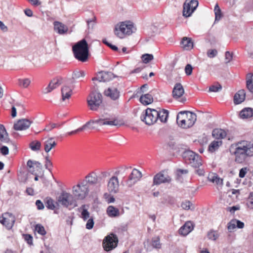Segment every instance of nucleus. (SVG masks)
Returning <instances> with one entry per match:
<instances>
[{
  "instance_id": "obj_28",
  "label": "nucleus",
  "mask_w": 253,
  "mask_h": 253,
  "mask_svg": "<svg viewBox=\"0 0 253 253\" xmlns=\"http://www.w3.org/2000/svg\"><path fill=\"white\" fill-rule=\"evenodd\" d=\"M98 181V178L95 172H91L85 176V181L90 184H95Z\"/></svg>"
},
{
  "instance_id": "obj_30",
  "label": "nucleus",
  "mask_w": 253,
  "mask_h": 253,
  "mask_svg": "<svg viewBox=\"0 0 253 253\" xmlns=\"http://www.w3.org/2000/svg\"><path fill=\"white\" fill-rule=\"evenodd\" d=\"M181 43L185 50H190L193 47V42L191 38L187 37L183 38Z\"/></svg>"
},
{
  "instance_id": "obj_41",
  "label": "nucleus",
  "mask_w": 253,
  "mask_h": 253,
  "mask_svg": "<svg viewBox=\"0 0 253 253\" xmlns=\"http://www.w3.org/2000/svg\"><path fill=\"white\" fill-rule=\"evenodd\" d=\"M81 209H82V211L81 212V217L84 221H85L89 217V213L85 209V205H83L81 207Z\"/></svg>"
},
{
  "instance_id": "obj_9",
  "label": "nucleus",
  "mask_w": 253,
  "mask_h": 253,
  "mask_svg": "<svg viewBox=\"0 0 253 253\" xmlns=\"http://www.w3.org/2000/svg\"><path fill=\"white\" fill-rule=\"evenodd\" d=\"M90 123V128L91 129H95L97 128L96 125L101 126L103 125H108L110 126H117L119 125L118 121L117 119L110 120L107 118L99 119L96 120H90L88 121Z\"/></svg>"
},
{
  "instance_id": "obj_7",
  "label": "nucleus",
  "mask_w": 253,
  "mask_h": 253,
  "mask_svg": "<svg viewBox=\"0 0 253 253\" xmlns=\"http://www.w3.org/2000/svg\"><path fill=\"white\" fill-rule=\"evenodd\" d=\"M88 186L84 182L73 187V194L78 200H83L88 193Z\"/></svg>"
},
{
  "instance_id": "obj_50",
  "label": "nucleus",
  "mask_w": 253,
  "mask_h": 253,
  "mask_svg": "<svg viewBox=\"0 0 253 253\" xmlns=\"http://www.w3.org/2000/svg\"><path fill=\"white\" fill-rule=\"evenodd\" d=\"M94 224V220L92 217H91L87 220L86 224L85 225V227L87 229H91L93 228Z\"/></svg>"
},
{
  "instance_id": "obj_57",
  "label": "nucleus",
  "mask_w": 253,
  "mask_h": 253,
  "mask_svg": "<svg viewBox=\"0 0 253 253\" xmlns=\"http://www.w3.org/2000/svg\"><path fill=\"white\" fill-rule=\"evenodd\" d=\"M236 224L235 219L232 220L228 224V229L230 232L236 228Z\"/></svg>"
},
{
  "instance_id": "obj_38",
  "label": "nucleus",
  "mask_w": 253,
  "mask_h": 253,
  "mask_svg": "<svg viewBox=\"0 0 253 253\" xmlns=\"http://www.w3.org/2000/svg\"><path fill=\"white\" fill-rule=\"evenodd\" d=\"M219 143L221 144V141H213L209 146L208 150L210 152H213L216 150L219 146Z\"/></svg>"
},
{
  "instance_id": "obj_60",
  "label": "nucleus",
  "mask_w": 253,
  "mask_h": 253,
  "mask_svg": "<svg viewBox=\"0 0 253 253\" xmlns=\"http://www.w3.org/2000/svg\"><path fill=\"white\" fill-rule=\"evenodd\" d=\"M57 126V124L55 123H50L48 125L46 126L45 128L44 129V130L47 131H50L53 128H55Z\"/></svg>"
},
{
  "instance_id": "obj_62",
  "label": "nucleus",
  "mask_w": 253,
  "mask_h": 253,
  "mask_svg": "<svg viewBox=\"0 0 253 253\" xmlns=\"http://www.w3.org/2000/svg\"><path fill=\"white\" fill-rule=\"evenodd\" d=\"M0 152L3 155H6L9 153V149L6 146H2L0 148Z\"/></svg>"
},
{
  "instance_id": "obj_1",
  "label": "nucleus",
  "mask_w": 253,
  "mask_h": 253,
  "mask_svg": "<svg viewBox=\"0 0 253 253\" xmlns=\"http://www.w3.org/2000/svg\"><path fill=\"white\" fill-rule=\"evenodd\" d=\"M233 154L235 155V162L237 164L244 163L248 157L253 156V143L241 141L236 144Z\"/></svg>"
},
{
  "instance_id": "obj_61",
  "label": "nucleus",
  "mask_w": 253,
  "mask_h": 253,
  "mask_svg": "<svg viewBox=\"0 0 253 253\" xmlns=\"http://www.w3.org/2000/svg\"><path fill=\"white\" fill-rule=\"evenodd\" d=\"M24 239L26 241L27 243L31 245H33V237L30 234H25L24 235Z\"/></svg>"
},
{
  "instance_id": "obj_6",
  "label": "nucleus",
  "mask_w": 253,
  "mask_h": 253,
  "mask_svg": "<svg viewBox=\"0 0 253 253\" xmlns=\"http://www.w3.org/2000/svg\"><path fill=\"white\" fill-rule=\"evenodd\" d=\"M102 96L101 93L97 92H92L89 95L87 101L90 109L96 111L102 103Z\"/></svg>"
},
{
  "instance_id": "obj_14",
  "label": "nucleus",
  "mask_w": 253,
  "mask_h": 253,
  "mask_svg": "<svg viewBox=\"0 0 253 253\" xmlns=\"http://www.w3.org/2000/svg\"><path fill=\"white\" fill-rule=\"evenodd\" d=\"M116 77L117 76L111 72L101 71L99 72L97 74V77L93 78L92 80L93 81H98L100 82H109Z\"/></svg>"
},
{
  "instance_id": "obj_40",
  "label": "nucleus",
  "mask_w": 253,
  "mask_h": 253,
  "mask_svg": "<svg viewBox=\"0 0 253 253\" xmlns=\"http://www.w3.org/2000/svg\"><path fill=\"white\" fill-rule=\"evenodd\" d=\"M85 72L83 70L75 71L72 74V79H79L80 78H84L85 76Z\"/></svg>"
},
{
  "instance_id": "obj_49",
  "label": "nucleus",
  "mask_w": 253,
  "mask_h": 253,
  "mask_svg": "<svg viewBox=\"0 0 253 253\" xmlns=\"http://www.w3.org/2000/svg\"><path fill=\"white\" fill-rule=\"evenodd\" d=\"M30 83V80L27 78L19 80V84L25 88L27 87L29 85Z\"/></svg>"
},
{
  "instance_id": "obj_25",
  "label": "nucleus",
  "mask_w": 253,
  "mask_h": 253,
  "mask_svg": "<svg viewBox=\"0 0 253 253\" xmlns=\"http://www.w3.org/2000/svg\"><path fill=\"white\" fill-rule=\"evenodd\" d=\"M246 93L244 89L240 90L234 96V102L235 104H239L243 102L245 99Z\"/></svg>"
},
{
  "instance_id": "obj_54",
  "label": "nucleus",
  "mask_w": 253,
  "mask_h": 253,
  "mask_svg": "<svg viewBox=\"0 0 253 253\" xmlns=\"http://www.w3.org/2000/svg\"><path fill=\"white\" fill-rule=\"evenodd\" d=\"M189 3L190 4L191 9H192L194 12L198 6V1L197 0H191L189 2Z\"/></svg>"
},
{
  "instance_id": "obj_44",
  "label": "nucleus",
  "mask_w": 253,
  "mask_h": 253,
  "mask_svg": "<svg viewBox=\"0 0 253 253\" xmlns=\"http://www.w3.org/2000/svg\"><path fill=\"white\" fill-rule=\"evenodd\" d=\"M222 89V86L218 83L216 84H213L209 87L210 92H217L221 91Z\"/></svg>"
},
{
  "instance_id": "obj_26",
  "label": "nucleus",
  "mask_w": 253,
  "mask_h": 253,
  "mask_svg": "<svg viewBox=\"0 0 253 253\" xmlns=\"http://www.w3.org/2000/svg\"><path fill=\"white\" fill-rule=\"evenodd\" d=\"M240 117L241 118L248 119L253 116V109L248 107L242 110L240 112Z\"/></svg>"
},
{
  "instance_id": "obj_20",
  "label": "nucleus",
  "mask_w": 253,
  "mask_h": 253,
  "mask_svg": "<svg viewBox=\"0 0 253 253\" xmlns=\"http://www.w3.org/2000/svg\"><path fill=\"white\" fill-rule=\"evenodd\" d=\"M186 126L189 128L192 126L197 120V115L195 113L187 111L186 114Z\"/></svg>"
},
{
  "instance_id": "obj_64",
  "label": "nucleus",
  "mask_w": 253,
  "mask_h": 253,
  "mask_svg": "<svg viewBox=\"0 0 253 253\" xmlns=\"http://www.w3.org/2000/svg\"><path fill=\"white\" fill-rule=\"evenodd\" d=\"M53 167L52 163L51 161L45 162L44 167L50 172H51V168Z\"/></svg>"
},
{
  "instance_id": "obj_3",
  "label": "nucleus",
  "mask_w": 253,
  "mask_h": 253,
  "mask_svg": "<svg viewBox=\"0 0 253 253\" xmlns=\"http://www.w3.org/2000/svg\"><path fill=\"white\" fill-rule=\"evenodd\" d=\"M133 25L130 21L122 22L120 25L115 26V34L120 38H123L125 34L130 35L133 31Z\"/></svg>"
},
{
  "instance_id": "obj_48",
  "label": "nucleus",
  "mask_w": 253,
  "mask_h": 253,
  "mask_svg": "<svg viewBox=\"0 0 253 253\" xmlns=\"http://www.w3.org/2000/svg\"><path fill=\"white\" fill-rule=\"evenodd\" d=\"M152 245L155 248L160 249L161 248L160 239L158 237L152 239Z\"/></svg>"
},
{
  "instance_id": "obj_10",
  "label": "nucleus",
  "mask_w": 253,
  "mask_h": 253,
  "mask_svg": "<svg viewBox=\"0 0 253 253\" xmlns=\"http://www.w3.org/2000/svg\"><path fill=\"white\" fill-rule=\"evenodd\" d=\"M171 181V177L165 171H161L157 173L153 177V185H159L163 183H169Z\"/></svg>"
},
{
  "instance_id": "obj_55",
  "label": "nucleus",
  "mask_w": 253,
  "mask_h": 253,
  "mask_svg": "<svg viewBox=\"0 0 253 253\" xmlns=\"http://www.w3.org/2000/svg\"><path fill=\"white\" fill-rule=\"evenodd\" d=\"M193 67L190 64H188L185 67V72L187 76L191 75L192 73Z\"/></svg>"
},
{
  "instance_id": "obj_31",
  "label": "nucleus",
  "mask_w": 253,
  "mask_h": 253,
  "mask_svg": "<svg viewBox=\"0 0 253 253\" xmlns=\"http://www.w3.org/2000/svg\"><path fill=\"white\" fill-rule=\"evenodd\" d=\"M107 213L109 217H115L120 215V211L118 209L113 206H109L107 209Z\"/></svg>"
},
{
  "instance_id": "obj_8",
  "label": "nucleus",
  "mask_w": 253,
  "mask_h": 253,
  "mask_svg": "<svg viewBox=\"0 0 253 253\" xmlns=\"http://www.w3.org/2000/svg\"><path fill=\"white\" fill-rule=\"evenodd\" d=\"M118 243L117 236L112 233L105 237L103 241L102 245L104 250L106 252H109L117 247Z\"/></svg>"
},
{
  "instance_id": "obj_45",
  "label": "nucleus",
  "mask_w": 253,
  "mask_h": 253,
  "mask_svg": "<svg viewBox=\"0 0 253 253\" xmlns=\"http://www.w3.org/2000/svg\"><path fill=\"white\" fill-rule=\"evenodd\" d=\"M35 230L39 234L42 236L45 235L46 234V232L44 227L40 224H38L35 226Z\"/></svg>"
},
{
  "instance_id": "obj_32",
  "label": "nucleus",
  "mask_w": 253,
  "mask_h": 253,
  "mask_svg": "<svg viewBox=\"0 0 253 253\" xmlns=\"http://www.w3.org/2000/svg\"><path fill=\"white\" fill-rule=\"evenodd\" d=\"M72 90L69 86H64L61 89L62 99L64 101L69 99L71 95Z\"/></svg>"
},
{
  "instance_id": "obj_21",
  "label": "nucleus",
  "mask_w": 253,
  "mask_h": 253,
  "mask_svg": "<svg viewBox=\"0 0 253 253\" xmlns=\"http://www.w3.org/2000/svg\"><path fill=\"white\" fill-rule=\"evenodd\" d=\"M193 229L192 223L190 221L186 222L179 229V233L180 235L186 236Z\"/></svg>"
},
{
  "instance_id": "obj_51",
  "label": "nucleus",
  "mask_w": 253,
  "mask_h": 253,
  "mask_svg": "<svg viewBox=\"0 0 253 253\" xmlns=\"http://www.w3.org/2000/svg\"><path fill=\"white\" fill-rule=\"evenodd\" d=\"M187 111H181L178 113L176 117V122L180 121L181 120L184 119L186 117V114Z\"/></svg>"
},
{
  "instance_id": "obj_24",
  "label": "nucleus",
  "mask_w": 253,
  "mask_h": 253,
  "mask_svg": "<svg viewBox=\"0 0 253 253\" xmlns=\"http://www.w3.org/2000/svg\"><path fill=\"white\" fill-rule=\"evenodd\" d=\"M57 145L53 137H49L43 142L44 150L45 152L48 153L53 148Z\"/></svg>"
},
{
  "instance_id": "obj_13",
  "label": "nucleus",
  "mask_w": 253,
  "mask_h": 253,
  "mask_svg": "<svg viewBox=\"0 0 253 253\" xmlns=\"http://www.w3.org/2000/svg\"><path fill=\"white\" fill-rule=\"evenodd\" d=\"M33 123V121L28 119H22L14 124L13 128L16 131H21L28 129Z\"/></svg>"
},
{
  "instance_id": "obj_2",
  "label": "nucleus",
  "mask_w": 253,
  "mask_h": 253,
  "mask_svg": "<svg viewBox=\"0 0 253 253\" xmlns=\"http://www.w3.org/2000/svg\"><path fill=\"white\" fill-rule=\"evenodd\" d=\"M75 58L78 61L85 62L89 57V47L86 41L83 39L72 46Z\"/></svg>"
},
{
  "instance_id": "obj_58",
  "label": "nucleus",
  "mask_w": 253,
  "mask_h": 253,
  "mask_svg": "<svg viewBox=\"0 0 253 253\" xmlns=\"http://www.w3.org/2000/svg\"><path fill=\"white\" fill-rule=\"evenodd\" d=\"M248 170L249 169L247 167H244L240 169L239 171V176L240 178H244Z\"/></svg>"
},
{
  "instance_id": "obj_53",
  "label": "nucleus",
  "mask_w": 253,
  "mask_h": 253,
  "mask_svg": "<svg viewBox=\"0 0 253 253\" xmlns=\"http://www.w3.org/2000/svg\"><path fill=\"white\" fill-rule=\"evenodd\" d=\"M192 205L191 203L189 201H185L181 203V207L185 210L190 209V206Z\"/></svg>"
},
{
  "instance_id": "obj_52",
  "label": "nucleus",
  "mask_w": 253,
  "mask_h": 253,
  "mask_svg": "<svg viewBox=\"0 0 253 253\" xmlns=\"http://www.w3.org/2000/svg\"><path fill=\"white\" fill-rule=\"evenodd\" d=\"M233 58V54L229 51H226L225 53V63L227 64L230 62Z\"/></svg>"
},
{
  "instance_id": "obj_33",
  "label": "nucleus",
  "mask_w": 253,
  "mask_h": 253,
  "mask_svg": "<svg viewBox=\"0 0 253 253\" xmlns=\"http://www.w3.org/2000/svg\"><path fill=\"white\" fill-rule=\"evenodd\" d=\"M190 4L187 0L183 4V16L185 17H188L191 15L193 11L191 9Z\"/></svg>"
},
{
  "instance_id": "obj_29",
  "label": "nucleus",
  "mask_w": 253,
  "mask_h": 253,
  "mask_svg": "<svg viewBox=\"0 0 253 253\" xmlns=\"http://www.w3.org/2000/svg\"><path fill=\"white\" fill-rule=\"evenodd\" d=\"M140 102L144 105H148L152 103L153 98L152 95L149 93L141 95L139 98Z\"/></svg>"
},
{
  "instance_id": "obj_4",
  "label": "nucleus",
  "mask_w": 253,
  "mask_h": 253,
  "mask_svg": "<svg viewBox=\"0 0 253 253\" xmlns=\"http://www.w3.org/2000/svg\"><path fill=\"white\" fill-rule=\"evenodd\" d=\"M158 111L156 110L148 108L141 115V120L147 125H152L158 120Z\"/></svg>"
},
{
  "instance_id": "obj_63",
  "label": "nucleus",
  "mask_w": 253,
  "mask_h": 253,
  "mask_svg": "<svg viewBox=\"0 0 253 253\" xmlns=\"http://www.w3.org/2000/svg\"><path fill=\"white\" fill-rule=\"evenodd\" d=\"M218 176L216 173H212L210 174L208 177L209 181L214 183L216 180V178Z\"/></svg>"
},
{
  "instance_id": "obj_5",
  "label": "nucleus",
  "mask_w": 253,
  "mask_h": 253,
  "mask_svg": "<svg viewBox=\"0 0 253 253\" xmlns=\"http://www.w3.org/2000/svg\"><path fill=\"white\" fill-rule=\"evenodd\" d=\"M76 199L73 194L63 191L58 197V201L64 207L69 208L71 206L74 208L78 206Z\"/></svg>"
},
{
  "instance_id": "obj_46",
  "label": "nucleus",
  "mask_w": 253,
  "mask_h": 253,
  "mask_svg": "<svg viewBox=\"0 0 253 253\" xmlns=\"http://www.w3.org/2000/svg\"><path fill=\"white\" fill-rule=\"evenodd\" d=\"M89 126H90V123H89L88 122H87L85 124H84V125H83L82 127L75 130H73V131H70L68 133V135H72V134H74L77 132H78L79 131H82L84 129H85L87 127H88Z\"/></svg>"
},
{
  "instance_id": "obj_34",
  "label": "nucleus",
  "mask_w": 253,
  "mask_h": 253,
  "mask_svg": "<svg viewBox=\"0 0 253 253\" xmlns=\"http://www.w3.org/2000/svg\"><path fill=\"white\" fill-rule=\"evenodd\" d=\"M158 120L159 119L161 122L166 123L169 116V111L165 109L158 111Z\"/></svg>"
},
{
  "instance_id": "obj_43",
  "label": "nucleus",
  "mask_w": 253,
  "mask_h": 253,
  "mask_svg": "<svg viewBox=\"0 0 253 253\" xmlns=\"http://www.w3.org/2000/svg\"><path fill=\"white\" fill-rule=\"evenodd\" d=\"M153 58V55L151 54L146 53L143 54L141 56V59L143 61V62L145 64L148 63L150 61L152 60Z\"/></svg>"
},
{
  "instance_id": "obj_12",
  "label": "nucleus",
  "mask_w": 253,
  "mask_h": 253,
  "mask_svg": "<svg viewBox=\"0 0 253 253\" xmlns=\"http://www.w3.org/2000/svg\"><path fill=\"white\" fill-rule=\"evenodd\" d=\"M141 172L136 169H133L126 181V185L128 187L133 186L142 177Z\"/></svg>"
},
{
  "instance_id": "obj_18",
  "label": "nucleus",
  "mask_w": 253,
  "mask_h": 253,
  "mask_svg": "<svg viewBox=\"0 0 253 253\" xmlns=\"http://www.w3.org/2000/svg\"><path fill=\"white\" fill-rule=\"evenodd\" d=\"M27 165L29 169V171L33 175H37V172L34 169L35 168L34 167V165L36 166L38 170H41L42 169V164L38 161L29 160L27 162Z\"/></svg>"
},
{
  "instance_id": "obj_22",
  "label": "nucleus",
  "mask_w": 253,
  "mask_h": 253,
  "mask_svg": "<svg viewBox=\"0 0 253 253\" xmlns=\"http://www.w3.org/2000/svg\"><path fill=\"white\" fill-rule=\"evenodd\" d=\"M104 94L114 100L117 99L120 96V92L116 87H109L105 91Z\"/></svg>"
},
{
  "instance_id": "obj_19",
  "label": "nucleus",
  "mask_w": 253,
  "mask_h": 253,
  "mask_svg": "<svg viewBox=\"0 0 253 253\" xmlns=\"http://www.w3.org/2000/svg\"><path fill=\"white\" fill-rule=\"evenodd\" d=\"M184 93V88L180 83H176L172 90V96L174 98H178L183 95Z\"/></svg>"
},
{
  "instance_id": "obj_39",
  "label": "nucleus",
  "mask_w": 253,
  "mask_h": 253,
  "mask_svg": "<svg viewBox=\"0 0 253 253\" xmlns=\"http://www.w3.org/2000/svg\"><path fill=\"white\" fill-rule=\"evenodd\" d=\"M214 11L215 14V20H219L222 16V14L217 3H216L214 6Z\"/></svg>"
},
{
  "instance_id": "obj_42",
  "label": "nucleus",
  "mask_w": 253,
  "mask_h": 253,
  "mask_svg": "<svg viewBox=\"0 0 253 253\" xmlns=\"http://www.w3.org/2000/svg\"><path fill=\"white\" fill-rule=\"evenodd\" d=\"M207 237L209 240L215 241L219 237V234L213 230H210L207 234Z\"/></svg>"
},
{
  "instance_id": "obj_37",
  "label": "nucleus",
  "mask_w": 253,
  "mask_h": 253,
  "mask_svg": "<svg viewBox=\"0 0 253 253\" xmlns=\"http://www.w3.org/2000/svg\"><path fill=\"white\" fill-rule=\"evenodd\" d=\"M29 148L33 151H38L41 149V143L38 140H34L29 144Z\"/></svg>"
},
{
  "instance_id": "obj_15",
  "label": "nucleus",
  "mask_w": 253,
  "mask_h": 253,
  "mask_svg": "<svg viewBox=\"0 0 253 253\" xmlns=\"http://www.w3.org/2000/svg\"><path fill=\"white\" fill-rule=\"evenodd\" d=\"M108 190L110 194H116L119 191V183L117 176H113L109 179L108 185Z\"/></svg>"
},
{
  "instance_id": "obj_36",
  "label": "nucleus",
  "mask_w": 253,
  "mask_h": 253,
  "mask_svg": "<svg viewBox=\"0 0 253 253\" xmlns=\"http://www.w3.org/2000/svg\"><path fill=\"white\" fill-rule=\"evenodd\" d=\"M194 158L192 160L190 164L192 167L199 168L202 165L201 157L197 154Z\"/></svg>"
},
{
  "instance_id": "obj_35",
  "label": "nucleus",
  "mask_w": 253,
  "mask_h": 253,
  "mask_svg": "<svg viewBox=\"0 0 253 253\" xmlns=\"http://www.w3.org/2000/svg\"><path fill=\"white\" fill-rule=\"evenodd\" d=\"M197 154L195 153L192 151L191 150H187L185 151L182 155L183 157L185 159V160H188L189 161V163H190L192 160L195 159L196 155Z\"/></svg>"
},
{
  "instance_id": "obj_23",
  "label": "nucleus",
  "mask_w": 253,
  "mask_h": 253,
  "mask_svg": "<svg viewBox=\"0 0 253 253\" xmlns=\"http://www.w3.org/2000/svg\"><path fill=\"white\" fill-rule=\"evenodd\" d=\"M53 24L54 30L60 35L64 34L68 31L67 26L60 22L55 21Z\"/></svg>"
},
{
  "instance_id": "obj_59",
  "label": "nucleus",
  "mask_w": 253,
  "mask_h": 253,
  "mask_svg": "<svg viewBox=\"0 0 253 253\" xmlns=\"http://www.w3.org/2000/svg\"><path fill=\"white\" fill-rule=\"evenodd\" d=\"M177 125L183 128H187V126H186V118L184 119L181 120L178 122H176Z\"/></svg>"
},
{
  "instance_id": "obj_17",
  "label": "nucleus",
  "mask_w": 253,
  "mask_h": 253,
  "mask_svg": "<svg viewBox=\"0 0 253 253\" xmlns=\"http://www.w3.org/2000/svg\"><path fill=\"white\" fill-rule=\"evenodd\" d=\"M62 78L61 77H57L53 79L50 81L48 85L44 88L43 91L44 93H48L56 88L57 86L62 84Z\"/></svg>"
},
{
  "instance_id": "obj_16",
  "label": "nucleus",
  "mask_w": 253,
  "mask_h": 253,
  "mask_svg": "<svg viewBox=\"0 0 253 253\" xmlns=\"http://www.w3.org/2000/svg\"><path fill=\"white\" fill-rule=\"evenodd\" d=\"M7 144L13 145V142L9 138L8 134L4 126L0 124V145Z\"/></svg>"
},
{
  "instance_id": "obj_11",
  "label": "nucleus",
  "mask_w": 253,
  "mask_h": 253,
  "mask_svg": "<svg viewBox=\"0 0 253 253\" xmlns=\"http://www.w3.org/2000/svg\"><path fill=\"white\" fill-rule=\"evenodd\" d=\"M15 222V216L9 212L3 213L2 219L0 220V222L8 230H10L12 228Z\"/></svg>"
},
{
  "instance_id": "obj_47",
  "label": "nucleus",
  "mask_w": 253,
  "mask_h": 253,
  "mask_svg": "<svg viewBox=\"0 0 253 253\" xmlns=\"http://www.w3.org/2000/svg\"><path fill=\"white\" fill-rule=\"evenodd\" d=\"M45 206L47 209L51 210H53L55 208L54 201L51 198L47 199Z\"/></svg>"
},
{
  "instance_id": "obj_56",
  "label": "nucleus",
  "mask_w": 253,
  "mask_h": 253,
  "mask_svg": "<svg viewBox=\"0 0 253 253\" xmlns=\"http://www.w3.org/2000/svg\"><path fill=\"white\" fill-rule=\"evenodd\" d=\"M217 51L216 49H210L207 52V55L209 58H212L216 56Z\"/></svg>"
},
{
  "instance_id": "obj_27",
  "label": "nucleus",
  "mask_w": 253,
  "mask_h": 253,
  "mask_svg": "<svg viewBox=\"0 0 253 253\" xmlns=\"http://www.w3.org/2000/svg\"><path fill=\"white\" fill-rule=\"evenodd\" d=\"M226 131L221 128H215L212 130V135L215 139H223L226 136Z\"/></svg>"
}]
</instances>
